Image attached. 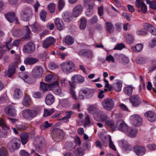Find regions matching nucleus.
<instances>
[{
	"mask_svg": "<svg viewBox=\"0 0 156 156\" xmlns=\"http://www.w3.org/2000/svg\"><path fill=\"white\" fill-rule=\"evenodd\" d=\"M30 30L28 26H24L23 29H17L12 33L13 36L19 37L23 36L25 39H28L30 37Z\"/></svg>",
	"mask_w": 156,
	"mask_h": 156,
	"instance_id": "f257e3e1",
	"label": "nucleus"
},
{
	"mask_svg": "<svg viewBox=\"0 0 156 156\" xmlns=\"http://www.w3.org/2000/svg\"><path fill=\"white\" fill-rule=\"evenodd\" d=\"M51 135L52 139L55 142H60L63 138L65 133L61 129L54 128L51 131Z\"/></svg>",
	"mask_w": 156,
	"mask_h": 156,
	"instance_id": "f03ea898",
	"label": "nucleus"
},
{
	"mask_svg": "<svg viewBox=\"0 0 156 156\" xmlns=\"http://www.w3.org/2000/svg\"><path fill=\"white\" fill-rule=\"evenodd\" d=\"M20 142L17 137L13 138L8 144L7 147L10 152H12L17 150L20 147Z\"/></svg>",
	"mask_w": 156,
	"mask_h": 156,
	"instance_id": "7ed1b4c3",
	"label": "nucleus"
},
{
	"mask_svg": "<svg viewBox=\"0 0 156 156\" xmlns=\"http://www.w3.org/2000/svg\"><path fill=\"white\" fill-rule=\"evenodd\" d=\"M63 71L69 73L74 70V64L71 61H68L62 63L61 65Z\"/></svg>",
	"mask_w": 156,
	"mask_h": 156,
	"instance_id": "20e7f679",
	"label": "nucleus"
},
{
	"mask_svg": "<svg viewBox=\"0 0 156 156\" xmlns=\"http://www.w3.org/2000/svg\"><path fill=\"white\" fill-rule=\"evenodd\" d=\"M71 80L72 82L70 81L69 82L71 88H75V83H82L85 81L84 78L78 74H76L73 76L71 78Z\"/></svg>",
	"mask_w": 156,
	"mask_h": 156,
	"instance_id": "39448f33",
	"label": "nucleus"
},
{
	"mask_svg": "<svg viewBox=\"0 0 156 156\" xmlns=\"http://www.w3.org/2000/svg\"><path fill=\"white\" fill-rule=\"evenodd\" d=\"M102 104L103 108L105 110L108 111L111 110L114 106L113 100L110 98L105 99L102 101Z\"/></svg>",
	"mask_w": 156,
	"mask_h": 156,
	"instance_id": "423d86ee",
	"label": "nucleus"
},
{
	"mask_svg": "<svg viewBox=\"0 0 156 156\" xmlns=\"http://www.w3.org/2000/svg\"><path fill=\"white\" fill-rule=\"evenodd\" d=\"M94 92V90L92 88H86L85 90H81L79 92V98L83 99L85 96L91 97L93 95Z\"/></svg>",
	"mask_w": 156,
	"mask_h": 156,
	"instance_id": "0eeeda50",
	"label": "nucleus"
},
{
	"mask_svg": "<svg viewBox=\"0 0 156 156\" xmlns=\"http://www.w3.org/2000/svg\"><path fill=\"white\" fill-rule=\"evenodd\" d=\"M19 59L17 62H15L11 64L9 66L8 70V76L11 78L12 75L14 74L16 72V69L17 68L18 63L20 62Z\"/></svg>",
	"mask_w": 156,
	"mask_h": 156,
	"instance_id": "6e6552de",
	"label": "nucleus"
},
{
	"mask_svg": "<svg viewBox=\"0 0 156 156\" xmlns=\"http://www.w3.org/2000/svg\"><path fill=\"white\" fill-rule=\"evenodd\" d=\"M34 44L31 42H29L24 45L23 51L25 53H31L35 50Z\"/></svg>",
	"mask_w": 156,
	"mask_h": 156,
	"instance_id": "1a4fd4ad",
	"label": "nucleus"
},
{
	"mask_svg": "<svg viewBox=\"0 0 156 156\" xmlns=\"http://www.w3.org/2000/svg\"><path fill=\"white\" fill-rule=\"evenodd\" d=\"M32 13L31 10L30 9H26L23 10L20 15L21 19L24 21L29 20L31 17Z\"/></svg>",
	"mask_w": 156,
	"mask_h": 156,
	"instance_id": "9d476101",
	"label": "nucleus"
},
{
	"mask_svg": "<svg viewBox=\"0 0 156 156\" xmlns=\"http://www.w3.org/2000/svg\"><path fill=\"white\" fill-rule=\"evenodd\" d=\"M44 71L42 67L39 66H36L32 71L33 75L36 78L41 77Z\"/></svg>",
	"mask_w": 156,
	"mask_h": 156,
	"instance_id": "9b49d317",
	"label": "nucleus"
},
{
	"mask_svg": "<svg viewBox=\"0 0 156 156\" xmlns=\"http://www.w3.org/2000/svg\"><path fill=\"white\" fill-rule=\"evenodd\" d=\"M133 150L136 154L139 156L144 155L146 151L144 147L137 145L133 147Z\"/></svg>",
	"mask_w": 156,
	"mask_h": 156,
	"instance_id": "f8f14e48",
	"label": "nucleus"
},
{
	"mask_svg": "<svg viewBox=\"0 0 156 156\" xmlns=\"http://www.w3.org/2000/svg\"><path fill=\"white\" fill-rule=\"evenodd\" d=\"M116 127L119 130L123 132H126L128 128L127 125L121 119L117 121Z\"/></svg>",
	"mask_w": 156,
	"mask_h": 156,
	"instance_id": "ddd939ff",
	"label": "nucleus"
},
{
	"mask_svg": "<svg viewBox=\"0 0 156 156\" xmlns=\"http://www.w3.org/2000/svg\"><path fill=\"white\" fill-rule=\"evenodd\" d=\"M129 101L134 107H138L141 101L138 95L133 96L129 98Z\"/></svg>",
	"mask_w": 156,
	"mask_h": 156,
	"instance_id": "4468645a",
	"label": "nucleus"
},
{
	"mask_svg": "<svg viewBox=\"0 0 156 156\" xmlns=\"http://www.w3.org/2000/svg\"><path fill=\"white\" fill-rule=\"evenodd\" d=\"M119 145L127 153L132 150V147L129 145L128 142L125 140H122L119 142Z\"/></svg>",
	"mask_w": 156,
	"mask_h": 156,
	"instance_id": "2eb2a0df",
	"label": "nucleus"
},
{
	"mask_svg": "<svg viewBox=\"0 0 156 156\" xmlns=\"http://www.w3.org/2000/svg\"><path fill=\"white\" fill-rule=\"evenodd\" d=\"M5 111L6 114L12 117H14L16 115V111L12 106H6L5 109Z\"/></svg>",
	"mask_w": 156,
	"mask_h": 156,
	"instance_id": "dca6fc26",
	"label": "nucleus"
},
{
	"mask_svg": "<svg viewBox=\"0 0 156 156\" xmlns=\"http://www.w3.org/2000/svg\"><path fill=\"white\" fill-rule=\"evenodd\" d=\"M131 117L133 119V124L134 126L138 127L142 125V119L140 115L137 114H135L131 115Z\"/></svg>",
	"mask_w": 156,
	"mask_h": 156,
	"instance_id": "f3484780",
	"label": "nucleus"
},
{
	"mask_svg": "<svg viewBox=\"0 0 156 156\" xmlns=\"http://www.w3.org/2000/svg\"><path fill=\"white\" fill-rule=\"evenodd\" d=\"M55 41V39L52 37H47L43 41V47L44 48H47L50 45L53 44Z\"/></svg>",
	"mask_w": 156,
	"mask_h": 156,
	"instance_id": "a211bd4d",
	"label": "nucleus"
},
{
	"mask_svg": "<svg viewBox=\"0 0 156 156\" xmlns=\"http://www.w3.org/2000/svg\"><path fill=\"white\" fill-rule=\"evenodd\" d=\"M48 90V88H40L39 91L33 92V96L35 98H41L43 97L44 93Z\"/></svg>",
	"mask_w": 156,
	"mask_h": 156,
	"instance_id": "6ab92c4d",
	"label": "nucleus"
},
{
	"mask_svg": "<svg viewBox=\"0 0 156 156\" xmlns=\"http://www.w3.org/2000/svg\"><path fill=\"white\" fill-rule=\"evenodd\" d=\"M135 4L137 7L140 8L142 12L145 13L147 11V6L142 0H136Z\"/></svg>",
	"mask_w": 156,
	"mask_h": 156,
	"instance_id": "aec40b11",
	"label": "nucleus"
},
{
	"mask_svg": "<svg viewBox=\"0 0 156 156\" xmlns=\"http://www.w3.org/2000/svg\"><path fill=\"white\" fill-rule=\"evenodd\" d=\"M144 115L151 122H154L156 120L155 114L151 111H149L146 112Z\"/></svg>",
	"mask_w": 156,
	"mask_h": 156,
	"instance_id": "412c9836",
	"label": "nucleus"
},
{
	"mask_svg": "<svg viewBox=\"0 0 156 156\" xmlns=\"http://www.w3.org/2000/svg\"><path fill=\"white\" fill-rule=\"evenodd\" d=\"M126 132L128 136L133 138L136 136L137 133V129L131 127H128Z\"/></svg>",
	"mask_w": 156,
	"mask_h": 156,
	"instance_id": "4be33fe9",
	"label": "nucleus"
},
{
	"mask_svg": "<svg viewBox=\"0 0 156 156\" xmlns=\"http://www.w3.org/2000/svg\"><path fill=\"white\" fill-rule=\"evenodd\" d=\"M5 18L10 23H12L15 20L18 21L15 17V13L13 12H9L5 15Z\"/></svg>",
	"mask_w": 156,
	"mask_h": 156,
	"instance_id": "5701e85b",
	"label": "nucleus"
},
{
	"mask_svg": "<svg viewBox=\"0 0 156 156\" xmlns=\"http://www.w3.org/2000/svg\"><path fill=\"white\" fill-rule=\"evenodd\" d=\"M55 101L54 97L51 94H48L46 96L45 99L46 104L48 105H51Z\"/></svg>",
	"mask_w": 156,
	"mask_h": 156,
	"instance_id": "b1692460",
	"label": "nucleus"
},
{
	"mask_svg": "<svg viewBox=\"0 0 156 156\" xmlns=\"http://www.w3.org/2000/svg\"><path fill=\"white\" fill-rule=\"evenodd\" d=\"M105 124L106 127L111 129L112 131H114L116 129L115 123L112 120H107L105 121Z\"/></svg>",
	"mask_w": 156,
	"mask_h": 156,
	"instance_id": "393cba45",
	"label": "nucleus"
},
{
	"mask_svg": "<svg viewBox=\"0 0 156 156\" xmlns=\"http://www.w3.org/2000/svg\"><path fill=\"white\" fill-rule=\"evenodd\" d=\"M20 137L23 145H25L29 141V135L27 133H22L20 134Z\"/></svg>",
	"mask_w": 156,
	"mask_h": 156,
	"instance_id": "a878e982",
	"label": "nucleus"
},
{
	"mask_svg": "<svg viewBox=\"0 0 156 156\" xmlns=\"http://www.w3.org/2000/svg\"><path fill=\"white\" fill-rule=\"evenodd\" d=\"M82 10V6L78 5L75 6L73 9V15L75 17H77L81 12Z\"/></svg>",
	"mask_w": 156,
	"mask_h": 156,
	"instance_id": "bb28decb",
	"label": "nucleus"
},
{
	"mask_svg": "<svg viewBox=\"0 0 156 156\" xmlns=\"http://www.w3.org/2000/svg\"><path fill=\"white\" fill-rule=\"evenodd\" d=\"M55 23L57 29L60 30H62L64 28V25L62 20L58 18L56 19Z\"/></svg>",
	"mask_w": 156,
	"mask_h": 156,
	"instance_id": "cd10ccee",
	"label": "nucleus"
},
{
	"mask_svg": "<svg viewBox=\"0 0 156 156\" xmlns=\"http://www.w3.org/2000/svg\"><path fill=\"white\" fill-rule=\"evenodd\" d=\"M38 61V60L37 58H28L24 60V63L27 65H31L35 63Z\"/></svg>",
	"mask_w": 156,
	"mask_h": 156,
	"instance_id": "c85d7f7f",
	"label": "nucleus"
},
{
	"mask_svg": "<svg viewBox=\"0 0 156 156\" xmlns=\"http://www.w3.org/2000/svg\"><path fill=\"white\" fill-rule=\"evenodd\" d=\"M51 89L49 90L52 91L55 94L59 95L60 97H62L64 96L65 94L64 91H62L61 88H50Z\"/></svg>",
	"mask_w": 156,
	"mask_h": 156,
	"instance_id": "c756f323",
	"label": "nucleus"
},
{
	"mask_svg": "<svg viewBox=\"0 0 156 156\" xmlns=\"http://www.w3.org/2000/svg\"><path fill=\"white\" fill-rule=\"evenodd\" d=\"M88 112L90 114L93 115L94 117L95 116L96 114H97V108L94 105H90L88 108Z\"/></svg>",
	"mask_w": 156,
	"mask_h": 156,
	"instance_id": "7c9ffc66",
	"label": "nucleus"
},
{
	"mask_svg": "<svg viewBox=\"0 0 156 156\" xmlns=\"http://www.w3.org/2000/svg\"><path fill=\"white\" fill-rule=\"evenodd\" d=\"M32 31L35 33H38L42 29L40 25L38 23H35L30 26Z\"/></svg>",
	"mask_w": 156,
	"mask_h": 156,
	"instance_id": "2f4dec72",
	"label": "nucleus"
},
{
	"mask_svg": "<svg viewBox=\"0 0 156 156\" xmlns=\"http://www.w3.org/2000/svg\"><path fill=\"white\" fill-rule=\"evenodd\" d=\"M22 96L23 92L22 90L20 88H15L13 94L14 97L16 99H19L21 98Z\"/></svg>",
	"mask_w": 156,
	"mask_h": 156,
	"instance_id": "473e14b6",
	"label": "nucleus"
},
{
	"mask_svg": "<svg viewBox=\"0 0 156 156\" xmlns=\"http://www.w3.org/2000/svg\"><path fill=\"white\" fill-rule=\"evenodd\" d=\"M97 116L101 122L106 121L108 117L105 113H103L101 111L98 112Z\"/></svg>",
	"mask_w": 156,
	"mask_h": 156,
	"instance_id": "72a5a7b5",
	"label": "nucleus"
},
{
	"mask_svg": "<svg viewBox=\"0 0 156 156\" xmlns=\"http://www.w3.org/2000/svg\"><path fill=\"white\" fill-rule=\"evenodd\" d=\"M52 123H49L48 121H45L44 123L41 125L40 126V128L41 130H44L52 126Z\"/></svg>",
	"mask_w": 156,
	"mask_h": 156,
	"instance_id": "f704fd0d",
	"label": "nucleus"
},
{
	"mask_svg": "<svg viewBox=\"0 0 156 156\" xmlns=\"http://www.w3.org/2000/svg\"><path fill=\"white\" fill-rule=\"evenodd\" d=\"M31 101V99L30 96L26 95L23 101L24 105L27 107H28L30 105Z\"/></svg>",
	"mask_w": 156,
	"mask_h": 156,
	"instance_id": "c9c22d12",
	"label": "nucleus"
},
{
	"mask_svg": "<svg viewBox=\"0 0 156 156\" xmlns=\"http://www.w3.org/2000/svg\"><path fill=\"white\" fill-rule=\"evenodd\" d=\"M106 29L109 33L112 32L114 30V28L112 24L110 22H107L105 23Z\"/></svg>",
	"mask_w": 156,
	"mask_h": 156,
	"instance_id": "e433bc0d",
	"label": "nucleus"
},
{
	"mask_svg": "<svg viewBox=\"0 0 156 156\" xmlns=\"http://www.w3.org/2000/svg\"><path fill=\"white\" fill-rule=\"evenodd\" d=\"M22 115L23 117L28 120H30L29 109H27L23 111Z\"/></svg>",
	"mask_w": 156,
	"mask_h": 156,
	"instance_id": "4c0bfd02",
	"label": "nucleus"
},
{
	"mask_svg": "<svg viewBox=\"0 0 156 156\" xmlns=\"http://www.w3.org/2000/svg\"><path fill=\"white\" fill-rule=\"evenodd\" d=\"M63 20L65 21L69 22L72 20V17L71 16V14L66 12L64 13L62 16Z\"/></svg>",
	"mask_w": 156,
	"mask_h": 156,
	"instance_id": "58836bf2",
	"label": "nucleus"
},
{
	"mask_svg": "<svg viewBox=\"0 0 156 156\" xmlns=\"http://www.w3.org/2000/svg\"><path fill=\"white\" fill-rule=\"evenodd\" d=\"M74 42V39L71 36L68 35L66 37L65 39V43L67 45H72Z\"/></svg>",
	"mask_w": 156,
	"mask_h": 156,
	"instance_id": "ea45409f",
	"label": "nucleus"
},
{
	"mask_svg": "<svg viewBox=\"0 0 156 156\" xmlns=\"http://www.w3.org/2000/svg\"><path fill=\"white\" fill-rule=\"evenodd\" d=\"M0 126L3 130L7 131L9 129V128L6 124L5 121L2 119H0Z\"/></svg>",
	"mask_w": 156,
	"mask_h": 156,
	"instance_id": "a19ab883",
	"label": "nucleus"
},
{
	"mask_svg": "<svg viewBox=\"0 0 156 156\" xmlns=\"http://www.w3.org/2000/svg\"><path fill=\"white\" fill-rule=\"evenodd\" d=\"M55 80V77L52 74H48L45 76V80L48 82H51Z\"/></svg>",
	"mask_w": 156,
	"mask_h": 156,
	"instance_id": "79ce46f5",
	"label": "nucleus"
},
{
	"mask_svg": "<svg viewBox=\"0 0 156 156\" xmlns=\"http://www.w3.org/2000/svg\"><path fill=\"white\" fill-rule=\"evenodd\" d=\"M143 48V45L141 44H137L135 47H133L131 49L136 52L140 51Z\"/></svg>",
	"mask_w": 156,
	"mask_h": 156,
	"instance_id": "37998d69",
	"label": "nucleus"
},
{
	"mask_svg": "<svg viewBox=\"0 0 156 156\" xmlns=\"http://www.w3.org/2000/svg\"><path fill=\"white\" fill-rule=\"evenodd\" d=\"M30 120L36 117L38 114V112L36 109H29Z\"/></svg>",
	"mask_w": 156,
	"mask_h": 156,
	"instance_id": "c03bdc74",
	"label": "nucleus"
},
{
	"mask_svg": "<svg viewBox=\"0 0 156 156\" xmlns=\"http://www.w3.org/2000/svg\"><path fill=\"white\" fill-rule=\"evenodd\" d=\"M75 153V154L77 156H83L84 154V150L81 147L77 148Z\"/></svg>",
	"mask_w": 156,
	"mask_h": 156,
	"instance_id": "a18cd8bd",
	"label": "nucleus"
},
{
	"mask_svg": "<svg viewBox=\"0 0 156 156\" xmlns=\"http://www.w3.org/2000/svg\"><path fill=\"white\" fill-rule=\"evenodd\" d=\"M80 27V29L83 30L85 28L87 24V20L84 18H82L81 20Z\"/></svg>",
	"mask_w": 156,
	"mask_h": 156,
	"instance_id": "49530a36",
	"label": "nucleus"
},
{
	"mask_svg": "<svg viewBox=\"0 0 156 156\" xmlns=\"http://www.w3.org/2000/svg\"><path fill=\"white\" fill-rule=\"evenodd\" d=\"M54 112V109L52 108L50 110L44 109V116L47 117L51 115Z\"/></svg>",
	"mask_w": 156,
	"mask_h": 156,
	"instance_id": "de8ad7c7",
	"label": "nucleus"
},
{
	"mask_svg": "<svg viewBox=\"0 0 156 156\" xmlns=\"http://www.w3.org/2000/svg\"><path fill=\"white\" fill-rule=\"evenodd\" d=\"M48 9L51 13L55 12V4L54 3H51L48 5Z\"/></svg>",
	"mask_w": 156,
	"mask_h": 156,
	"instance_id": "09e8293b",
	"label": "nucleus"
},
{
	"mask_svg": "<svg viewBox=\"0 0 156 156\" xmlns=\"http://www.w3.org/2000/svg\"><path fill=\"white\" fill-rule=\"evenodd\" d=\"M98 16L94 15L92 16L88 21L89 23L90 24H93L97 23L98 21Z\"/></svg>",
	"mask_w": 156,
	"mask_h": 156,
	"instance_id": "8fccbe9b",
	"label": "nucleus"
},
{
	"mask_svg": "<svg viewBox=\"0 0 156 156\" xmlns=\"http://www.w3.org/2000/svg\"><path fill=\"white\" fill-rule=\"evenodd\" d=\"M47 14V12L45 10H42L40 12V16L42 20L45 22L46 21L45 18L46 17V15Z\"/></svg>",
	"mask_w": 156,
	"mask_h": 156,
	"instance_id": "3c124183",
	"label": "nucleus"
},
{
	"mask_svg": "<svg viewBox=\"0 0 156 156\" xmlns=\"http://www.w3.org/2000/svg\"><path fill=\"white\" fill-rule=\"evenodd\" d=\"M74 142L76 144V145H73L72 146V148L73 149L75 148L76 145L80 146L81 144V141L80 140V139L78 136H76Z\"/></svg>",
	"mask_w": 156,
	"mask_h": 156,
	"instance_id": "603ef678",
	"label": "nucleus"
},
{
	"mask_svg": "<svg viewBox=\"0 0 156 156\" xmlns=\"http://www.w3.org/2000/svg\"><path fill=\"white\" fill-rule=\"evenodd\" d=\"M134 38L133 36L130 34H128L127 37L126 41L128 44H131L133 42Z\"/></svg>",
	"mask_w": 156,
	"mask_h": 156,
	"instance_id": "864d4df0",
	"label": "nucleus"
},
{
	"mask_svg": "<svg viewBox=\"0 0 156 156\" xmlns=\"http://www.w3.org/2000/svg\"><path fill=\"white\" fill-rule=\"evenodd\" d=\"M8 151L6 148L4 147L0 149V156H7Z\"/></svg>",
	"mask_w": 156,
	"mask_h": 156,
	"instance_id": "5fc2aeb1",
	"label": "nucleus"
},
{
	"mask_svg": "<svg viewBox=\"0 0 156 156\" xmlns=\"http://www.w3.org/2000/svg\"><path fill=\"white\" fill-rule=\"evenodd\" d=\"M90 125V119L89 115H87L85 119L84 125L85 127H86Z\"/></svg>",
	"mask_w": 156,
	"mask_h": 156,
	"instance_id": "6e6d98bb",
	"label": "nucleus"
},
{
	"mask_svg": "<svg viewBox=\"0 0 156 156\" xmlns=\"http://www.w3.org/2000/svg\"><path fill=\"white\" fill-rule=\"evenodd\" d=\"M93 14L92 6H89L86 11V15L88 17L91 16Z\"/></svg>",
	"mask_w": 156,
	"mask_h": 156,
	"instance_id": "4d7b16f0",
	"label": "nucleus"
},
{
	"mask_svg": "<svg viewBox=\"0 0 156 156\" xmlns=\"http://www.w3.org/2000/svg\"><path fill=\"white\" fill-rule=\"evenodd\" d=\"M133 88H124L123 91L126 94L130 96L132 94Z\"/></svg>",
	"mask_w": 156,
	"mask_h": 156,
	"instance_id": "13d9d810",
	"label": "nucleus"
},
{
	"mask_svg": "<svg viewBox=\"0 0 156 156\" xmlns=\"http://www.w3.org/2000/svg\"><path fill=\"white\" fill-rule=\"evenodd\" d=\"M136 33L138 35H145L147 33V30L145 28L142 29L138 31Z\"/></svg>",
	"mask_w": 156,
	"mask_h": 156,
	"instance_id": "bf43d9fd",
	"label": "nucleus"
},
{
	"mask_svg": "<svg viewBox=\"0 0 156 156\" xmlns=\"http://www.w3.org/2000/svg\"><path fill=\"white\" fill-rule=\"evenodd\" d=\"M50 88L59 87V82L58 81H55L51 84H49Z\"/></svg>",
	"mask_w": 156,
	"mask_h": 156,
	"instance_id": "052dcab7",
	"label": "nucleus"
},
{
	"mask_svg": "<svg viewBox=\"0 0 156 156\" xmlns=\"http://www.w3.org/2000/svg\"><path fill=\"white\" fill-rule=\"evenodd\" d=\"M109 147L112 150L116 151V148L115 146L113 144V143L112 140L111 136H110L109 137Z\"/></svg>",
	"mask_w": 156,
	"mask_h": 156,
	"instance_id": "680f3d73",
	"label": "nucleus"
},
{
	"mask_svg": "<svg viewBox=\"0 0 156 156\" xmlns=\"http://www.w3.org/2000/svg\"><path fill=\"white\" fill-rule=\"evenodd\" d=\"M83 147L84 150H89L90 147V144L89 142L86 141L83 144Z\"/></svg>",
	"mask_w": 156,
	"mask_h": 156,
	"instance_id": "e2e57ef3",
	"label": "nucleus"
},
{
	"mask_svg": "<svg viewBox=\"0 0 156 156\" xmlns=\"http://www.w3.org/2000/svg\"><path fill=\"white\" fill-rule=\"evenodd\" d=\"M85 56L87 57L88 58H91L93 56L92 51L90 50L87 49Z\"/></svg>",
	"mask_w": 156,
	"mask_h": 156,
	"instance_id": "0e129e2a",
	"label": "nucleus"
},
{
	"mask_svg": "<svg viewBox=\"0 0 156 156\" xmlns=\"http://www.w3.org/2000/svg\"><path fill=\"white\" fill-rule=\"evenodd\" d=\"M65 5V2L63 0H59L58 2V9L61 10Z\"/></svg>",
	"mask_w": 156,
	"mask_h": 156,
	"instance_id": "69168bd1",
	"label": "nucleus"
},
{
	"mask_svg": "<svg viewBox=\"0 0 156 156\" xmlns=\"http://www.w3.org/2000/svg\"><path fill=\"white\" fill-rule=\"evenodd\" d=\"M19 154L20 156H30V154L24 150H21Z\"/></svg>",
	"mask_w": 156,
	"mask_h": 156,
	"instance_id": "338daca9",
	"label": "nucleus"
},
{
	"mask_svg": "<svg viewBox=\"0 0 156 156\" xmlns=\"http://www.w3.org/2000/svg\"><path fill=\"white\" fill-rule=\"evenodd\" d=\"M147 147L150 150L154 151L156 150V144H149Z\"/></svg>",
	"mask_w": 156,
	"mask_h": 156,
	"instance_id": "774afa93",
	"label": "nucleus"
}]
</instances>
